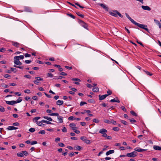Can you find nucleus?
Segmentation results:
<instances>
[{
	"label": "nucleus",
	"instance_id": "nucleus-1",
	"mask_svg": "<svg viewBox=\"0 0 161 161\" xmlns=\"http://www.w3.org/2000/svg\"><path fill=\"white\" fill-rule=\"evenodd\" d=\"M125 15L126 17L129 19V20L133 24L137 25L138 27L143 29L147 31L148 33H149V29L147 28V26L145 25L141 24L138 23H137L133 19H131V17L129 16V14L127 13H125Z\"/></svg>",
	"mask_w": 161,
	"mask_h": 161
},
{
	"label": "nucleus",
	"instance_id": "nucleus-2",
	"mask_svg": "<svg viewBox=\"0 0 161 161\" xmlns=\"http://www.w3.org/2000/svg\"><path fill=\"white\" fill-rule=\"evenodd\" d=\"M137 155V153L136 151H134L130 153H127L126 156L130 158H134Z\"/></svg>",
	"mask_w": 161,
	"mask_h": 161
},
{
	"label": "nucleus",
	"instance_id": "nucleus-3",
	"mask_svg": "<svg viewBox=\"0 0 161 161\" xmlns=\"http://www.w3.org/2000/svg\"><path fill=\"white\" fill-rule=\"evenodd\" d=\"M78 22L82 26L85 28L88 29V25L86 23L80 19H78Z\"/></svg>",
	"mask_w": 161,
	"mask_h": 161
},
{
	"label": "nucleus",
	"instance_id": "nucleus-4",
	"mask_svg": "<svg viewBox=\"0 0 161 161\" xmlns=\"http://www.w3.org/2000/svg\"><path fill=\"white\" fill-rule=\"evenodd\" d=\"M80 139L83 141L86 144H90L91 142V141L87 139V138L86 136H81L80 137Z\"/></svg>",
	"mask_w": 161,
	"mask_h": 161
},
{
	"label": "nucleus",
	"instance_id": "nucleus-5",
	"mask_svg": "<svg viewBox=\"0 0 161 161\" xmlns=\"http://www.w3.org/2000/svg\"><path fill=\"white\" fill-rule=\"evenodd\" d=\"M98 5L102 7L104 9L107 11L108 10V7L106 6L105 4L103 3H98Z\"/></svg>",
	"mask_w": 161,
	"mask_h": 161
},
{
	"label": "nucleus",
	"instance_id": "nucleus-6",
	"mask_svg": "<svg viewBox=\"0 0 161 161\" xmlns=\"http://www.w3.org/2000/svg\"><path fill=\"white\" fill-rule=\"evenodd\" d=\"M117 11H118L116 10H113L112 12H109V13L111 15L115 17H117L118 14L116 12Z\"/></svg>",
	"mask_w": 161,
	"mask_h": 161
},
{
	"label": "nucleus",
	"instance_id": "nucleus-7",
	"mask_svg": "<svg viewBox=\"0 0 161 161\" xmlns=\"http://www.w3.org/2000/svg\"><path fill=\"white\" fill-rule=\"evenodd\" d=\"M69 126L71 128V129L73 130H75L77 129V128L76 127V125L75 124L71 123L69 124Z\"/></svg>",
	"mask_w": 161,
	"mask_h": 161
},
{
	"label": "nucleus",
	"instance_id": "nucleus-8",
	"mask_svg": "<svg viewBox=\"0 0 161 161\" xmlns=\"http://www.w3.org/2000/svg\"><path fill=\"white\" fill-rule=\"evenodd\" d=\"M5 102L8 105H13L15 104V101L14 100L11 101H6Z\"/></svg>",
	"mask_w": 161,
	"mask_h": 161
},
{
	"label": "nucleus",
	"instance_id": "nucleus-9",
	"mask_svg": "<svg viewBox=\"0 0 161 161\" xmlns=\"http://www.w3.org/2000/svg\"><path fill=\"white\" fill-rule=\"evenodd\" d=\"M111 102H117L119 103L120 102V101L119 100L118 97H116L113 99H111L110 101Z\"/></svg>",
	"mask_w": 161,
	"mask_h": 161
},
{
	"label": "nucleus",
	"instance_id": "nucleus-10",
	"mask_svg": "<svg viewBox=\"0 0 161 161\" xmlns=\"http://www.w3.org/2000/svg\"><path fill=\"white\" fill-rule=\"evenodd\" d=\"M142 8L143 9L145 10L150 11L151 10L150 8L147 6L142 5Z\"/></svg>",
	"mask_w": 161,
	"mask_h": 161
},
{
	"label": "nucleus",
	"instance_id": "nucleus-11",
	"mask_svg": "<svg viewBox=\"0 0 161 161\" xmlns=\"http://www.w3.org/2000/svg\"><path fill=\"white\" fill-rule=\"evenodd\" d=\"M134 150L138 152H141L146 151L147 149H143L141 148H135Z\"/></svg>",
	"mask_w": 161,
	"mask_h": 161
},
{
	"label": "nucleus",
	"instance_id": "nucleus-12",
	"mask_svg": "<svg viewBox=\"0 0 161 161\" xmlns=\"http://www.w3.org/2000/svg\"><path fill=\"white\" fill-rule=\"evenodd\" d=\"M19 61V60L18 58V57L17 56H15L14 58V63L16 64L18 61Z\"/></svg>",
	"mask_w": 161,
	"mask_h": 161
},
{
	"label": "nucleus",
	"instance_id": "nucleus-13",
	"mask_svg": "<svg viewBox=\"0 0 161 161\" xmlns=\"http://www.w3.org/2000/svg\"><path fill=\"white\" fill-rule=\"evenodd\" d=\"M74 148L75 149V150L78 151H81L83 149L82 147L79 146H75Z\"/></svg>",
	"mask_w": 161,
	"mask_h": 161
},
{
	"label": "nucleus",
	"instance_id": "nucleus-14",
	"mask_svg": "<svg viewBox=\"0 0 161 161\" xmlns=\"http://www.w3.org/2000/svg\"><path fill=\"white\" fill-rule=\"evenodd\" d=\"M114 152V150H110L107 151L106 153V155L108 156L109 155L113 153Z\"/></svg>",
	"mask_w": 161,
	"mask_h": 161
},
{
	"label": "nucleus",
	"instance_id": "nucleus-15",
	"mask_svg": "<svg viewBox=\"0 0 161 161\" xmlns=\"http://www.w3.org/2000/svg\"><path fill=\"white\" fill-rule=\"evenodd\" d=\"M12 45H13L14 46L16 47H19V44L17 42L12 41Z\"/></svg>",
	"mask_w": 161,
	"mask_h": 161
},
{
	"label": "nucleus",
	"instance_id": "nucleus-16",
	"mask_svg": "<svg viewBox=\"0 0 161 161\" xmlns=\"http://www.w3.org/2000/svg\"><path fill=\"white\" fill-rule=\"evenodd\" d=\"M57 118H58V121H59V123H63V117L59 115L57 117Z\"/></svg>",
	"mask_w": 161,
	"mask_h": 161
},
{
	"label": "nucleus",
	"instance_id": "nucleus-17",
	"mask_svg": "<svg viewBox=\"0 0 161 161\" xmlns=\"http://www.w3.org/2000/svg\"><path fill=\"white\" fill-rule=\"evenodd\" d=\"M107 132V130L104 129H100L99 131V133L102 134L105 133Z\"/></svg>",
	"mask_w": 161,
	"mask_h": 161
},
{
	"label": "nucleus",
	"instance_id": "nucleus-18",
	"mask_svg": "<svg viewBox=\"0 0 161 161\" xmlns=\"http://www.w3.org/2000/svg\"><path fill=\"white\" fill-rule=\"evenodd\" d=\"M153 148L156 150H161V147L158 146L154 145L153 146Z\"/></svg>",
	"mask_w": 161,
	"mask_h": 161
},
{
	"label": "nucleus",
	"instance_id": "nucleus-19",
	"mask_svg": "<svg viewBox=\"0 0 161 161\" xmlns=\"http://www.w3.org/2000/svg\"><path fill=\"white\" fill-rule=\"evenodd\" d=\"M64 102L62 100H58L56 102V104L58 105H61L63 104Z\"/></svg>",
	"mask_w": 161,
	"mask_h": 161
},
{
	"label": "nucleus",
	"instance_id": "nucleus-20",
	"mask_svg": "<svg viewBox=\"0 0 161 161\" xmlns=\"http://www.w3.org/2000/svg\"><path fill=\"white\" fill-rule=\"evenodd\" d=\"M40 118V117H36L33 118V121L37 124L38 122V120Z\"/></svg>",
	"mask_w": 161,
	"mask_h": 161
},
{
	"label": "nucleus",
	"instance_id": "nucleus-21",
	"mask_svg": "<svg viewBox=\"0 0 161 161\" xmlns=\"http://www.w3.org/2000/svg\"><path fill=\"white\" fill-rule=\"evenodd\" d=\"M41 122H42L43 123H45L46 124H53L52 123H51V122H49V121L45 120H42L41 121Z\"/></svg>",
	"mask_w": 161,
	"mask_h": 161
},
{
	"label": "nucleus",
	"instance_id": "nucleus-22",
	"mask_svg": "<svg viewBox=\"0 0 161 161\" xmlns=\"http://www.w3.org/2000/svg\"><path fill=\"white\" fill-rule=\"evenodd\" d=\"M43 118H44L45 119H47L50 121H53V119L50 117H49L44 116L43 117Z\"/></svg>",
	"mask_w": 161,
	"mask_h": 161
},
{
	"label": "nucleus",
	"instance_id": "nucleus-23",
	"mask_svg": "<svg viewBox=\"0 0 161 161\" xmlns=\"http://www.w3.org/2000/svg\"><path fill=\"white\" fill-rule=\"evenodd\" d=\"M92 91L94 92H97L99 91V88L98 87H93Z\"/></svg>",
	"mask_w": 161,
	"mask_h": 161
},
{
	"label": "nucleus",
	"instance_id": "nucleus-24",
	"mask_svg": "<svg viewBox=\"0 0 161 161\" xmlns=\"http://www.w3.org/2000/svg\"><path fill=\"white\" fill-rule=\"evenodd\" d=\"M98 97H99V99L100 100H102L105 98L103 95H99L98 96Z\"/></svg>",
	"mask_w": 161,
	"mask_h": 161
},
{
	"label": "nucleus",
	"instance_id": "nucleus-25",
	"mask_svg": "<svg viewBox=\"0 0 161 161\" xmlns=\"http://www.w3.org/2000/svg\"><path fill=\"white\" fill-rule=\"evenodd\" d=\"M25 11L28 12H31V8L28 7H26L25 8Z\"/></svg>",
	"mask_w": 161,
	"mask_h": 161
},
{
	"label": "nucleus",
	"instance_id": "nucleus-26",
	"mask_svg": "<svg viewBox=\"0 0 161 161\" xmlns=\"http://www.w3.org/2000/svg\"><path fill=\"white\" fill-rule=\"evenodd\" d=\"M121 122L124 125H128V123L125 121L123 120H120Z\"/></svg>",
	"mask_w": 161,
	"mask_h": 161
},
{
	"label": "nucleus",
	"instance_id": "nucleus-27",
	"mask_svg": "<svg viewBox=\"0 0 161 161\" xmlns=\"http://www.w3.org/2000/svg\"><path fill=\"white\" fill-rule=\"evenodd\" d=\"M18 156L19 157H23L24 156V155L22 152L18 153L17 154Z\"/></svg>",
	"mask_w": 161,
	"mask_h": 161
},
{
	"label": "nucleus",
	"instance_id": "nucleus-28",
	"mask_svg": "<svg viewBox=\"0 0 161 161\" xmlns=\"http://www.w3.org/2000/svg\"><path fill=\"white\" fill-rule=\"evenodd\" d=\"M130 114L133 116H137V114L133 111H130Z\"/></svg>",
	"mask_w": 161,
	"mask_h": 161
},
{
	"label": "nucleus",
	"instance_id": "nucleus-29",
	"mask_svg": "<svg viewBox=\"0 0 161 161\" xmlns=\"http://www.w3.org/2000/svg\"><path fill=\"white\" fill-rule=\"evenodd\" d=\"M113 130L116 131H117L119 130V128L118 127H115L113 128Z\"/></svg>",
	"mask_w": 161,
	"mask_h": 161
},
{
	"label": "nucleus",
	"instance_id": "nucleus-30",
	"mask_svg": "<svg viewBox=\"0 0 161 161\" xmlns=\"http://www.w3.org/2000/svg\"><path fill=\"white\" fill-rule=\"evenodd\" d=\"M76 14L79 16H80L82 18H83L84 17V15L83 14H81L80 12H76Z\"/></svg>",
	"mask_w": 161,
	"mask_h": 161
},
{
	"label": "nucleus",
	"instance_id": "nucleus-31",
	"mask_svg": "<svg viewBox=\"0 0 161 161\" xmlns=\"http://www.w3.org/2000/svg\"><path fill=\"white\" fill-rule=\"evenodd\" d=\"M144 71L145 72L146 74L147 75L150 76H151L153 75V74L152 73H150L147 71H145L144 70Z\"/></svg>",
	"mask_w": 161,
	"mask_h": 161
},
{
	"label": "nucleus",
	"instance_id": "nucleus-32",
	"mask_svg": "<svg viewBox=\"0 0 161 161\" xmlns=\"http://www.w3.org/2000/svg\"><path fill=\"white\" fill-rule=\"evenodd\" d=\"M49 115L51 116H57V117L59 115V114L58 113H53L52 114H49Z\"/></svg>",
	"mask_w": 161,
	"mask_h": 161
},
{
	"label": "nucleus",
	"instance_id": "nucleus-33",
	"mask_svg": "<svg viewBox=\"0 0 161 161\" xmlns=\"http://www.w3.org/2000/svg\"><path fill=\"white\" fill-rule=\"evenodd\" d=\"M67 15L68 16L72 18L73 19H75V17L74 15H72L71 14L67 13Z\"/></svg>",
	"mask_w": 161,
	"mask_h": 161
},
{
	"label": "nucleus",
	"instance_id": "nucleus-34",
	"mask_svg": "<svg viewBox=\"0 0 161 161\" xmlns=\"http://www.w3.org/2000/svg\"><path fill=\"white\" fill-rule=\"evenodd\" d=\"M110 122V124H112L113 125H116V122L113 119L111 120Z\"/></svg>",
	"mask_w": 161,
	"mask_h": 161
},
{
	"label": "nucleus",
	"instance_id": "nucleus-35",
	"mask_svg": "<svg viewBox=\"0 0 161 161\" xmlns=\"http://www.w3.org/2000/svg\"><path fill=\"white\" fill-rule=\"evenodd\" d=\"M29 131L33 133L35 131V130L34 128H31L29 130Z\"/></svg>",
	"mask_w": 161,
	"mask_h": 161
},
{
	"label": "nucleus",
	"instance_id": "nucleus-36",
	"mask_svg": "<svg viewBox=\"0 0 161 161\" xmlns=\"http://www.w3.org/2000/svg\"><path fill=\"white\" fill-rule=\"evenodd\" d=\"M35 79L37 80L38 81H39V80L43 81V79L42 78H41L39 77H35Z\"/></svg>",
	"mask_w": 161,
	"mask_h": 161
},
{
	"label": "nucleus",
	"instance_id": "nucleus-37",
	"mask_svg": "<svg viewBox=\"0 0 161 161\" xmlns=\"http://www.w3.org/2000/svg\"><path fill=\"white\" fill-rule=\"evenodd\" d=\"M5 111V109L2 106H0V111L3 112Z\"/></svg>",
	"mask_w": 161,
	"mask_h": 161
},
{
	"label": "nucleus",
	"instance_id": "nucleus-38",
	"mask_svg": "<svg viewBox=\"0 0 161 161\" xmlns=\"http://www.w3.org/2000/svg\"><path fill=\"white\" fill-rule=\"evenodd\" d=\"M38 133L39 134H44L45 133V131L44 130H41L38 132Z\"/></svg>",
	"mask_w": 161,
	"mask_h": 161
},
{
	"label": "nucleus",
	"instance_id": "nucleus-39",
	"mask_svg": "<svg viewBox=\"0 0 161 161\" xmlns=\"http://www.w3.org/2000/svg\"><path fill=\"white\" fill-rule=\"evenodd\" d=\"M14 126H9L7 128V129L8 130H14Z\"/></svg>",
	"mask_w": 161,
	"mask_h": 161
},
{
	"label": "nucleus",
	"instance_id": "nucleus-40",
	"mask_svg": "<svg viewBox=\"0 0 161 161\" xmlns=\"http://www.w3.org/2000/svg\"><path fill=\"white\" fill-rule=\"evenodd\" d=\"M93 121L96 123H97L99 122V121L97 119L95 118L93 120Z\"/></svg>",
	"mask_w": 161,
	"mask_h": 161
},
{
	"label": "nucleus",
	"instance_id": "nucleus-41",
	"mask_svg": "<svg viewBox=\"0 0 161 161\" xmlns=\"http://www.w3.org/2000/svg\"><path fill=\"white\" fill-rule=\"evenodd\" d=\"M47 77H52L53 76L52 73H48L47 74Z\"/></svg>",
	"mask_w": 161,
	"mask_h": 161
},
{
	"label": "nucleus",
	"instance_id": "nucleus-42",
	"mask_svg": "<svg viewBox=\"0 0 161 161\" xmlns=\"http://www.w3.org/2000/svg\"><path fill=\"white\" fill-rule=\"evenodd\" d=\"M41 122H38V123L37 124L38 125L41 126H44L45 125L44 124H43Z\"/></svg>",
	"mask_w": 161,
	"mask_h": 161
},
{
	"label": "nucleus",
	"instance_id": "nucleus-43",
	"mask_svg": "<svg viewBox=\"0 0 161 161\" xmlns=\"http://www.w3.org/2000/svg\"><path fill=\"white\" fill-rule=\"evenodd\" d=\"M22 101V99L20 98H18L17 100L15 101V104L21 102Z\"/></svg>",
	"mask_w": 161,
	"mask_h": 161
},
{
	"label": "nucleus",
	"instance_id": "nucleus-44",
	"mask_svg": "<svg viewBox=\"0 0 161 161\" xmlns=\"http://www.w3.org/2000/svg\"><path fill=\"white\" fill-rule=\"evenodd\" d=\"M59 146L60 147H64V144L62 142H60L58 143Z\"/></svg>",
	"mask_w": 161,
	"mask_h": 161
},
{
	"label": "nucleus",
	"instance_id": "nucleus-45",
	"mask_svg": "<svg viewBox=\"0 0 161 161\" xmlns=\"http://www.w3.org/2000/svg\"><path fill=\"white\" fill-rule=\"evenodd\" d=\"M10 69H11V71L14 72V73L16 72L17 71V69L16 68H10Z\"/></svg>",
	"mask_w": 161,
	"mask_h": 161
},
{
	"label": "nucleus",
	"instance_id": "nucleus-46",
	"mask_svg": "<svg viewBox=\"0 0 161 161\" xmlns=\"http://www.w3.org/2000/svg\"><path fill=\"white\" fill-rule=\"evenodd\" d=\"M22 152L23 154V155H24L25 156H27L28 154V153L26 151H22Z\"/></svg>",
	"mask_w": 161,
	"mask_h": 161
},
{
	"label": "nucleus",
	"instance_id": "nucleus-47",
	"mask_svg": "<svg viewBox=\"0 0 161 161\" xmlns=\"http://www.w3.org/2000/svg\"><path fill=\"white\" fill-rule=\"evenodd\" d=\"M75 4L76 5L78 6L80 8H84V7L80 5L78 3H75Z\"/></svg>",
	"mask_w": 161,
	"mask_h": 161
},
{
	"label": "nucleus",
	"instance_id": "nucleus-48",
	"mask_svg": "<svg viewBox=\"0 0 161 161\" xmlns=\"http://www.w3.org/2000/svg\"><path fill=\"white\" fill-rule=\"evenodd\" d=\"M24 92L25 93L29 94L31 93L30 90L29 89H26L24 91Z\"/></svg>",
	"mask_w": 161,
	"mask_h": 161
},
{
	"label": "nucleus",
	"instance_id": "nucleus-49",
	"mask_svg": "<svg viewBox=\"0 0 161 161\" xmlns=\"http://www.w3.org/2000/svg\"><path fill=\"white\" fill-rule=\"evenodd\" d=\"M87 104L86 103L84 102L81 101L80 103V106H83L84 104Z\"/></svg>",
	"mask_w": 161,
	"mask_h": 161
},
{
	"label": "nucleus",
	"instance_id": "nucleus-50",
	"mask_svg": "<svg viewBox=\"0 0 161 161\" xmlns=\"http://www.w3.org/2000/svg\"><path fill=\"white\" fill-rule=\"evenodd\" d=\"M72 80L74 81H77L79 82L80 81V80L79 79L76 78L72 79Z\"/></svg>",
	"mask_w": 161,
	"mask_h": 161
},
{
	"label": "nucleus",
	"instance_id": "nucleus-51",
	"mask_svg": "<svg viewBox=\"0 0 161 161\" xmlns=\"http://www.w3.org/2000/svg\"><path fill=\"white\" fill-rule=\"evenodd\" d=\"M116 12L118 14L117 15H118L119 17L121 18H122L123 17V16L119 12L117 11Z\"/></svg>",
	"mask_w": 161,
	"mask_h": 161
},
{
	"label": "nucleus",
	"instance_id": "nucleus-52",
	"mask_svg": "<svg viewBox=\"0 0 161 161\" xmlns=\"http://www.w3.org/2000/svg\"><path fill=\"white\" fill-rule=\"evenodd\" d=\"M129 120H130V122L131 123H133V122H136V120L133 119H129Z\"/></svg>",
	"mask_w": 161,
	"mask_h": 161
},
{
	"label": "nucleus",
	"instance_id": "nucleus-53",
	"mask_svg": "<svg viewBox=\"0 0 161 161\" xmlns=\"http://www.w3.org/2000/svg\"><path fill=\"white\" fill-rule=\"evenodd\" d=\"M5 48L4 47H2L0 49V52H4L5 51Z\"/></svg>",
	"mask_w": 161,
	"mask_h": 161
},
{
	"label": "nucleus",
	"instance_id": "nucleus-54",
	"mask_svg": "<svg viewBox=\"0 0 161 161\" xmlns=\"http://www.w3.org/2000/svg\"><path fill=\"white\" fill-rule=\"evenodd\" d=\"M107 93L109 95L112 94V92L110 90L108 89L107 91Z\"/></svg>",
	"mask_w": 161,
	"mask_h": 161
},
{
	"label": "nucleus",
	"instance_id": "nucleus-55",
	"mask_svg": "<svg viewBox=\"0 0 161 161\" xmlns=\"http://www.w3.org/2000/svg\"><path fill=\"white\" fill-rule=\"evenodd\" d=\"M74 118L73 116H71L69 117L68 119L70 120H73L74 119Z\"/></svg>",
	"mask_w": 161,
	"mask_h": 161
},
{
	"label": "nucleus",
	"instance_id": "nucleus-56",
	"mask_svg": "<svg viewBox=\"0 0 161 161\" xmlns=\"http://www.w3.org/2000/svg\"><path fill=\"white\" fill-rule=\"evenodd\" d=\"M24 77L28 79L31 78V76L29 75H24Z\"/></svg>",
	"mask_w": 161,
	"mask_h": 161
},
{
	"label": "nucleus",
	"instance_id": "nucleus-57",
	"mask_svg": "<svg viewBox=\"0 0 161 161\" xmlns=\"http://www.w3.org/2000/svg\"><path fill=\"white\" fill-rule=\"evenodd\" d=\"M25 62L26 64H29L31 62V61L30 60H26L25 61Z\"/></svg>",
	"mask_w": 161,
	"mask_h": 161
},
{
	"label": "nucleus",
	"instance_id": "nucleus-58",
	"mask_svg": "<svg viewBox=\"0 0 161 161\" xmlns=\"http://www.w3.org/2000/svg\"><path fill=\"white\" fill-rule=\"evenodd\" d=\"M104 122L105 123H107V124H110V121H109L108 120L106 119H104Z\"/></svg>",
	"mask_w": 161,
	"mask_h": 161
},
{
	"label": "nucleus",
	"instance_id": "nucleus-59",
	"mask_svg": "<svg viewBox=\"0 0 161 161\" xmlns=\"http://www.w3.org/2000/svg\"><path fill=\"white\" fill-rule=\"evenodd\" d=\"M60 75H63V76H66L67 75V73H66L65 72H61L60 73Z\"/></svg>",
	"mask_w": 161,
	"mask_h": 161
},
{
	"label": "nucleus",
	"instance_id": "nucleus-60",
	"mask_svg": "<svg viewBox=\"0 0 161 161\" xmlns=\"http://www.w3.org/2000/svg\"><path fill=\"white\" fill-rule=\"evenodd\" d=\"M33 82L35 84L37 85H39V82H38V81L37 80H34Z\"/></svg>",
	"mask_w": 161,
	"mask_h": 161
},
{
	"label": "nucleus",
	"instance_id": "nucleus-61",
	"mask_svg": "<svg viewBox=\"0 0 161 161\" xmlns=\"http://www.w3.org/2000/svg\"><path fill=\"white\" fill-rule=\"evenodd\" d=\"M25 57H30L31 56V55L30 54L27 53L25 54Z\"/></svg>",
	"mask_w": 161,
	"mask_h": 161
},
{
	"label": "nucleus",
	"instance_id": "nucleus-62",
	"mask_svg": "<svg viewBox=\"0 0 161 161\" xmlns=\"http://www.w3.org/2000/svg\"><path fill=\"white\" fill-rule=\"evenodd\" d=\"M4 77L7 78H9V77H10V75L8 74H6L4 75Z\"/></svg>",
	"mask_w": 161,
	"mask_h": 161
},
{
	"label": "nucleus",
	"instance_id": "nucleus-63",
	"mask_svg": "<svg viewBox=\"0 0 161 161\" xmlns=\"http://www.w3.org/2000/svg\"><path fill=\"white\" fill-rule=\"evenodd\" d=\"M67 129L65 127H64L63 129H62V131L64 132H67Z\"/></svg>",
	"mask_w": 161,
	"mask_h": 161
},
{
	"label": "nucleus",
	"instance_id": "nucleus-64",
	"mask_svg": "<svg viewBox=\"0 0 161 161\" xmlns=\"http://www.w3.org/2000/svg\"><path fill=\"white\" fill-rule=\"evenodd\" d=\"M13 116L14 118H17L18 117V115L16 114H13Z\"/></svg>",
	"mask_w": 161,
	"mask_h": 161
}]
</instances>
